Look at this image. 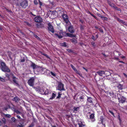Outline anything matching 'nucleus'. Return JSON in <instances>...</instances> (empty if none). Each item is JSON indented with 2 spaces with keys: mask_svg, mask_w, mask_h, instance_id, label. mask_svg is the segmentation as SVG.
Segmentation results:
<instances>
[{
  "mask_svg": "<svg viewBox=\"0 0 127 127\" xmlns=\"http://www.w3.org/2000/svg\"><path fill=\"white\" fill-rule=\"evenodd\" d=\"M55 36L59 38H61L63 36H68L70 37H74L75 36V35L69 33H66L65 32H63L55 33L54 34Z\"/></svg>",
  "mask_w": 127,
  "mask_h": 127,
  "instance_id": "1",
  "label": "nucleus"
},
{
  "mask_svg": "<svg viewBox=\"0 0 127 127\" xmlns=\"http://www.w3.org/2000/svg\"><path fill=\"white\" fill-rule=\"evenodd\" d=\"M0 68L1 70L4 72H9L10 71V69L7 67L5 64L4 62H0Z\"/></svg>",
  "mask_w": 127,
  "mask_h": 127,
  "instance_id": "2",
  "label": "nucleus"
},
{
  "mask_svg": "<svg viewBox=\"0 0 127 127\" xmlns=\"http://www.w3.org/2000/svg\"><path fill=\"white\" fill-rule=\"evenodd\" d=\"M87 101L86 105L90 106H92L94 105V99L89 96H87Z\"/></svg>",
  "mask_w": 127,
  "mask_h": 127,
  "instance_id": "3",
  "label": "nucleus"
},
{
  "mask_svg": "<svg viewBox=\"0 0 127 127\" xmlns=\"http://www.w3.org/2000/svg\"><path fill=\"white\" fill-rule=\"evenodd\" d=\"M28 1L27 0H22L20 2V5L24 8H26L28 6Z\"/></svg>",
  "mask_w": 127,
  "mask_h": 127,
  "instance_id": "4",
  "label": "nucleus"
},
{
  "mask_svg": "<svg viewBox=\"0 0 127 127\" xmlns=\"http://www.w3.org/2000/svg\"><path fill=\"white\" fill-rule=\"evenodd\" d=\"M58 90L60 91H65L64 87V85L61 82H59L58 86Z\"/></svg>",
  "mask_w": 127,
  "mask_h": 127,
  "instance_id": "5",
  "label": "nucleus"
},
{
  "mask_svg": "<svg viewBox=\"0 0 127 127\" xmlns=\"http://www.w3.org/2000/svg\"><path fill=\"white\" fill-rule=\"evenodd\" d=\"M62 16L64 20V21L67 24L69 22L68 19V17L67 14L63 13Z\"/></svg>",
  "mask_w": 127,
  "mask_h": 127,
  "instance_id": "6",
  "label": "nucleus"
},
{
  "mask_svg": "<svg viewBox=\"0 0 127 127\" xmlns=\"http://www.w3.org/2000/svg\"><path fill=\"white\" fill-rule=\"evenodd\" d=\"M47 24L48 26V31L53 33L54 32V28L50 23H48Z\"/></svg>",
  "mask_w": 127,
  "mask_h": 127,
  "instance_id": "7",
  "label": "nucleus"
},
{
  "mask_svg": "<svg viewBox=\"0 0 127 127\" xmlns=\"http://www.w3.org/2000/svg\"><path fill=\"white\" fill-rule=\"evenodd\" d=\"M34 20L35 22L37 23H41L43 20L42 18L40 16H38L34 18Z\"/></svg>",
  "mask_w": 127,
  "mask_h": 127,
  "instance_id": "8",
  "label": "nucleus"
},
{
  "mask_svg": "<svg viewBox=\"0 0 127 127\" xmlns=\"http://www.w3.org/2000/svg\"><path fill=\"white\" fill-rule=\"evenodd\" d=\"M57 9L58 10H57V11L56 10H54L53 11H52V14L53 15H55V14H56L57 13H59L60 11H61V13H64L63 11H62V9L61 8H57L56 9L57 10Z\"/></svg>",
  "mask_w": 127,
  "mask_h": 127,
  "instance_id": "9",
  "label": "nucleus"
},
{
  "mask_svg": "<svg viewBox=\"0 0 127 127\" xmlns=\"http://www.w3.org/2000/svg\"><path fill=\"white\" fill-rule=\"evenodd\" d=\"M34 79L33 77H32L28 81V83L30 86H34Z\"/></svg>",
  "mask_w": 127,
  "mask_h": 127,
  "instance_id": "10",
  "label": "nucleus"
},
{
  "mask_svg": "<svg viewBox=\"0 0 127 127\" xmlns=\"http://www.w3.org/2000/svg\"><path fill=\"white\" fill-rule=\"evenodd\" d=\"M120 97L118 98V100L120 103H123L126 101V98L122 96H120Z\"/></svg>",
  "mask_w": 127,
  "mask_h": 127,
  "instance_id": "11",
  "label": "nucleus"
},
{
  "mask_svg": "<svg viewBox=\"0 0 127 127\" xmlns=\"http://www.w3.org/2000/svg\"><path fill=\"white\" fill-rule=\"evenodd\" d=\"M79 127H87L85 122L82 121H79L78 123Z\"/></svg>",
  "mask_w": 127,
  "mask_h": 127,
  "instance_id": "12",
  "label": "nucleus"
},
{
  "mask_svg": "<svg viewBox=\"0 0 127 127\" xmlns=\"http://www.w3.org/2000/svg\"><path fill=\"white\" fill-rule=\"evenodd\" d=\"M68 31L71 33H73L74 32V30L73 26L71 25L68 28Z\"/></svg>",
  "mask_w": 127,
  "mask_h": 127,
  "instance_id": "13",
  "label": "nucleus"
},
{
  "mask_svg": "<svg viewBox=\"0 0 127 127\" xmlns=\"http://www.w3.org/2000/svg\"><path fill=\"white\" fill-rule=\"evenodd\" d=\"M115 19H116L117 21L119 22L120 23H122L123 24L126 26L127 25V24L123 20L120 19L118 17H115Z\"/></svg>",
  "mask_w": 127,
  "mask_h": 127,
  "instance_id": "14",
  "label": "nucleus"
},
{
  "mask_svg": "<svg viewBox=\"0 0 127 127\" xmlns=\"http://www.w3.org/2000/svg\"><path fill=\"white\" fill-rule=\"evenodd\" d=\"M107 94L109 95L112 97H115V94L113 93V92L112 91H108L107 93Z\"/></svg>",
  "mask_w": 127,
  "mask_h": 127,
  "instance_id": "15",
  "label": "nucleus"
},
{
  "mask_svg": "<svg viewBox=\"0 0 127 127\" xmlns=\"http://www.w3.org/2000/svg\"><path fill=\"white\" fill-rule=\"evenodd\" d=\"M104 71L99 70L98 71L96 72V73L98 74L100 76H102L104 74Z\"/></svg>",
  "mask_w": 127,
  "mask_h": 127,
  "instance_id": "16",
  "label": "nucleus"
},
{
  "mask_svg": "<svg viewBox=\"0 0 127 127\" xmlns=\"http://www.w3.org/2000/svg\"><path fill=\"white\" fill-rule=\"evenodd\" d=\"M78 96L79 97V98L80 99V101H83L84 99V98L85 96L83 94H81L80 95H79Z\"/></svg>",
  "mask_w": 127,
  "mask_h": 127,
  "instance_id": "17",
  "label": "nucleus"
},
{
  "mask_svg": "<svg viewBox=\"0 0 127 127\" xmlns=\"http://www.w3.org/2000/svg\"><path fill=\"white\" fill-rule=\"evenodd\" d=\"M12 78L13 79V82L17 85H18V83L17 81V80L18 79V78L14 76H13Z\"/></svg>",
  "mask_w": 127,
  "mask_h": 127,
  "instance_id": "18",
  "label": "nucleus"
},
{
  "mask_svg": "<svg viewBox=\"0 0 127 127\" xmlns=\"http://www.w3.org/2000/svg\"><path fill=\"white\" fill-rule=\"evenodd\" d=\"M80 106L79 107H73V112L75 113H76L77 111H79L80 108Z\"/></svg>",
  "mask_w": 127,
  "mask_h": 127,
  "instance_id": "19",
  "label": "nucleus"
},
{
  "mask_svg": "<svg viewBox=\"0 0 127 127\" xmlns=\"http://www.w3.org/2000/svg\"><path fill=\"white\" fill-rule=\"evenodd\" d=\"M87 13L90 14L92 16L94 17L96 20H98V18L95 16L90 11H87Z\"/></svg>",
  "mask_w": 127,
  "mask_h": 127,
  "instance_id": "20",
  "label": "nucleus"
},
{
  "mask_svg": "<svg viewBox=\"0 0 127 127\" xmlns=\"http://www.w3.org/2000/svg\"><path fill=\"white\" fill-rule=\"evenodd\" d=\"M56 96V94L55 93H52V95L51 97L49 99L50 100H52Z\"/></svg>",
  "mask_w": 127,
  "mask_h": 127,
  "instance_id": "21",
  "label": "nucleus"
},
{
  "mask_svg": "<svg viewBox=\"0 0 127 127\" xmlns=\"http://www.w3.org/2000/svg\"><path fill=\"white\" fill-rule=\"evenodd\" d=\"M36 26L37 28H42L44 27L43 25L41 24V23H37L36 24Z\"/></svg>",
  "mask_w": 127,
  "mask_h": 127,
  "instance_id": "22",
  "label": "nucleus"
},
{
  "mask_svg": "<svg viewBox=\"0 0 127 127\" xmlns=\"http://www.w3.org/2000/svg\"><path fill=\"white\" fill-rule=\"evenodd\" d=\"M50 92V91L49 90L46 89L45 91V92H44L43 93H41L42 94H44L45 95H48V94Z\"/></svg>",
  "mask_w": 127,
  "mask_h": 127,
  "instance_id": "23",
  "label": "nucleus"
},
{
  "mask_svg": "<svg viewBox=\"0 0 127 127\" xmlns=\"http://www.w3.org/2000/svg\"><path fill=\"white\" fill-rule=\"evenodd\" d=\"M19 100V98L17 96L15 97L12 99V100L16 102H18Z\"/></svg>",
  "mask_w": 127,
  "mask_h": 127,
  "instance_id": "24",
  "label": "nucleus"
},
{
  "mask_svg": "<svg viewBox=\"0 0 127 127\" xmlns=\"http://www.w3.org/2000/svg\"><path fill=\"white\" fill-rule=\"evenodd\" d=\"M31 66L33 68V69H35L37 65L34 63L32 62V64Z\"/></svg>",
  "mask_w": 127,
  "mask_h": 127,
  "instance_id": "25",
  "label": "nucleus"
},
{
  "mask_svg": "<svg viewBox=\"0 0 127 127\" xmlns=\"http://www.w3.org/2000/svg\"><path fill=\"white\" fill-rule=\"evenodd\" d=\"M101 18L103 21H108V18L107 17L103 16L101 17Z\"/></svg>",
  "mask_w": 127,
  "mask_h": 127,
  "instance_id": "26",
  "label": "nucleus"
},
{
  "mask_svg": "<svg viewBox=\"0 0 127 127\" xmlns=\"http://www.w3.org/2000/svg\"><path fill=\"white\" fill-rule=\"evenodd\" d=\"M94 117L95 114L94 113L91 114L90 116V119H93L94 121L95 120L94 119Z\"/></svg>",
  "mask_w": 127,
  "mask_h": 127,
  "instance_id": "27",
  "label": "nucleus"
},
{
  "mask_svg": "<svg viewBox=\"0 0 127 127\" xmlns=\"http://www.w3.org/2000/svg\"><path fill=\"white\" fill-rule=\"evenodd\" d=\"M108 3L109 5L110 6L113 7V8H114V6H115V5L113 3H112L110 1H108Z\"/></svg>",
  "mask_w": 127,
  "mask_h": 127,
  "instance_id": "28",
  "label": "nucleus"
},
{
  "mask_svg": "<svg viewBox=\"0 0 127 127\" xmlns=\"http://www.w3.org/2000/svg\"><path fill=\"white\" fill-rule=\"evenodd\" d=\"M104 74L107 76H108L110 74L109 72L107 71H104Z\"/></svg>",
  "mask_w": 127,
  "mask_h": 127,
  "instance_id": "29",
  "label": "nucleus"
},
{
  "mask_svg": "<svg viewBox=\"0 0 127 127\" xmlns=\"http://www.w3.org/2000/svg\"><path fill=\"white\" fill-rule=\"evenodd\" d=\"M70 66L72 68V69L74 70V71L76 72H77V70L76 69V68L72 64H70Z\"/></svg>",
  "mask_w": 127,
  "mask_h": 127,
  "instance_id": "30",
  "label": "nucleus"
},
{
  "mask_svg": "<svg viewBox=\"0 0 127 127\" xmlns=\"http://www.w3.org/2000/svg\"><path fill=\"white\" fill-rule=\"evenodd\" d=\"M71 41L73 43H77V40L74 38H72L70 39Z\"/></svg>",
  "mask_w": 127,
  "mask_h": 127,
  "instance_id": "31",
  "label": "nucleus"
},
{
  "mask_svg": "<svg viewBox=\"0 0 127 127\" xmlns=\"http://www.w3.org/2000/svg\"><path fill=\"white\" fill-rule=\"evenodd\" d=\"M118 88L122 90L123 89V86L120 84H119L117 86Z\"/></svg>",
  "mask_w": 127,
  "mask_h": 127,
  "instance_id": "32",
  "label": "nucleus"
},
{
  "mask_svg": "<svg viewBox=\"0 0 127 127\" xmlns=\"http://www.w3.org/2000/svg\"><path fill=\"white\" fill-rule=\"evenodd\" d=\"M84 26L81 24L80 25V29L81 31H83L84 29Z\"/></svg>",
  "mask_w": 127,
  "mask_h": 127,
  "instance_id": "33",
  "label": "nucleus"
},
{
  "mask_svg": "<svg viewBox=\"0 0 127 127\" xmlns=\"http://www.w3.org/2000/svg\"><path fill=\"white\" fill-rule=\"evenodd\" d=\"M24 23L26 24V25L29 27L31 26V24L29 23L27 21H25Z\"/></svg>",
  "mask_w": 127,
  "mask_h": 127,
  "instance_id": "34",
  "label": "nucleus"
},
{
  "mask_svg": "<svg viewBox=\"0 0 127 127\" xmlns=\"http://www.w3.org/2000/svg\"><path fill=\"white\" fill-rule=\"evenodd\" d=\"M39 2V4L40 5L39 6V7L40 9H41V6L42 5L43 3H42L41 1L40 0H38Z\"/></svg>",
  "mask_w": 127,
  "mask_h": 127,
  "instance_id": "35",
  "label": "nucleus"
},
{
  "mask_svg": "<svg viewBox=\"0 0 127 127\" xmlns=\"http://www.w3.org/2000/svg\"><path fill=\"white\" fill-rule=\"evenodd\" d=\"M34 37L36 38L39 41H41V39L40 38L37 36L36 35L34 34Z\"/></svg>",
  "mask_w": 127,
  "mask_h": 127,
  "instance_id": "36",
  "label": "nucleus"
},
{
  "mask_svg": "<svg viewBox=\"0 0 127 127\" xmlns=\"http://www.w3.org/2000/svg\"><path fill=\"white\" fill-rule=\"evenodd\" d=\"M23 123H19L17 126V127H23L24 125H23Z\"/></svg>",
  "mask_w": 127,
  "mask_h": 127,
  "instance_id": "37",
  "label": "nucleus"
},
{
  "mask_svg": "<svg viewBox=\"0 0 127 127\" xmlns=\"http://www.w3.org/2000/svg\"><path fill=\"white\" fill-rule=\"evenodd\" d=\"M76 73L77 74H78L82 78H84V77L82 76V74L79 72L77 71V72H76Z\"/></svg>",
  "mask_w": 127,
  "mask_h": 127,
  "instance_id": "38",
  "label": "nucleus"
},
{
  "mask_svg": "<svg viewBox=\"0 0 127 127\" xmlns=\"http://www.w3.org/2000/svg\"><path fill=\"white\" fill-rule=\"evenodd\" d=\"M58 96L56 98V99L59 98H60L61 97V95H62V94H60V92H59L58 93Z\"/></svg>",
  "mask_w": 127,
  "mask_h": 127,
  "instance_id": "39",
  "label": "nucleus"
},
{
  "mask_svg": "<svg viewBox=\"0 0 127 127\" xmlns=\"http://www.w3.org/2000/svg\"><path fill=\"white\" fill-rule=\"evenodd\" d=\"M67 51L69 52V53H73V50H72L71 49H68L66 50Z\"/></svg>",
  "mask_w": 127,
  "mask_h": 127,
  "instance_id": "40",
  "label": "nucleus"
},
{
  "mask_svg": "<svg viewBox=\"0 0 127 127\" xmlns=\"http://www.w3.org/2000/svg\"><path fill=\"white\" fill-rule=\"evenodd\" d=\"M2 121L3 122V123L5 124L6 123V119L5 118H3L1 119Z\"/></svg>",
  "mask_w": 127,
  "mask_h": 127,
  "instance_id": "41",
  "label": "nucleus"
},
{
  "mask_svg": "<svg viewBox=\"0 0 127 127\" xmlns=\"http://www.w3.org/2000/svg\"><path fill=\"white\" fill-rule=\"evenodd\" d=\"M61 45L63 46L66 47L67 46L66 43L65 42H64V43H61Z\"/></svg>",
  "mask_w": 127,
  "mask_h": 127,
  "instance_id": "42",
  "label": "nucleus"
},
{
  "mask_svg": "<svg viewBox=\"0 0 127 127\" xmlns=\"http://www.w3.org/2000/svg\"><path fill=\"white\" fill-rule=\"evenodd\" d=\"M114 8L116 10L118 11H120L121 10V9L120 8L117 7L116 5H115L114 7L113 8Z\"/></svg>",
  "mask_w": 127,
  "mask_h": 127,
  "instance_id": "43",
  "label": "nucleus"
},
{
  "mask_svg": "<svg viewBox=\"0 0 127 127\" xmlns=\"http://www.w3.org/2000/svg\"><path fill=\"white\" fill-rule=\"evenodd\" d=\"M14 113H16L18 114H21V112L17 110H16Z\"/></svg>",
  "mask_w": 127,
  "mask_h": 127,
  "instance_id": "44",
  "label": "nucleus"
},
{
  "mask_svg": "<svg viewBox=\"0 0 127 127\" xmlns=\"http://www.w3.org/2000/svg\"><path fill=\"white\" fill-rule=\"evenodd\" d=\"M41 54L42 55H43L44 56H46L47 58H49V56H48V55L47 54H45V53H41Z\"/></svg>",
  "mask_w": 127,
  "mask_h": 127,
  "instance_id": "45",
  "label": "nucleus"
},
{
  "mask_svg": "<svg viewBox=\"0 0 127 127\" xmlns=\"http://www.w3.org/2000/svg\"><path fill=\"white\" fill-rule=\"evenodd\" d=\"M91 44L94 47H95L96 46V45L95 44V43L93 41L91 42Z\"/></svg>",
  "mask_w": 127,
  "mask_h": 127,
  "instance_id": "46",
  "label": "nucleus"
},
{
  "mask_svg": "<svg viewBox=\"0 0 127 127\" xmlns=\"http://www.w3.org/2000/svg\"><path fill=\"white\" fill-rule=\"evenodd\" d=\"M109 112H110L113 116L114 117H115V116L114 115V113L112 111H111L110 110H109Z\"/></svg>",
  "mask_w": 127,
  "mask_h": 127,
  "instance_id": "47",
  "label": "nucleus"
},
{
  "mask_svg": "<svg viewBox=\"0 0 127 127\" xmlns=\"http://www.w3.org/2000/svg\"><path fill=\"white\" fill-rule=\"evenodd\" d=\"M5 75L6 77H7L8 79H10V75L8 74V73H6L5 74Z\"/></svg>",
  "mask_w": 127,
  "mask_h": 127,
  "instance_id": "48",
  "label": "nucleus"
},
{
  "mask_svg": "<svg viewBox=\"0 0 127 127\" xmlns=\"http://www.w3.org/2000/svg\"><path fill=\"white\" fill-rule=\"evenodd\" d=\"M0 80L3 82L5 81V79H4L0 77Z\"/></svg>",
  "mask_w": 127,
  "mask_h": 127,
  "instance_id": "49",
  "label": "nucleus"
},
{
  "mask_svg": "<svg viewBox=\"0 0 127 127\" xmlns=\"http://www.w3.org/2000/svg\"><path fill=\"white\" fill-rule=\"evenodd\" d=\"M5 116L6 117L8 118H10L11 117V115L9 114H6L5 115Z\"/></svg>",
  "mask_w": 127,
  "mask_h": 127,
  "instance_id": "50",
  "label": "nucleus"
},
{
  "mask_svg": "<svg viewBox=\"0 0 127 127\" xmlns=\"http://www.w3.org/2000/svg\"><path fill=\"white\" fill-rule=\"evenodd\" d=\"M11 120L12 121L14 122H15L16 121L15 118L14 117H12L11 118Z\"/></svg>",
  "mask_w": 127,
  "mask_h": 127,
  "instance_id": "51",
  "label": "nucleus"
},
{
  "mask_svg": "<svg viewBox=\"0 0 127 127\" xmlns=\"http://www.w3.org/2000/svg\"><path fill=\"white\" fill-rule=\"evenodd\" d=\"M50 73L51 74L53 75V76L54 77H55L56 76V75L55 73H54L52 71H51L50 72Z\"/></svg>",
  "mask_w": 127,
  "mask_h": 127,
  "instance_id": "52",
  "label": "nucleus"
},
{
  "mask_svg": "<svg viewBox=\"0 0 127 127\" xmlns=\"http://www.w3.org/2000/svg\"><path fill=\"white\" fill-rule=\"evenodd\" d=\"M98 30H99L100 32H102V33H103V31L102 29L101 28H99Z\"/></svg>",
  "mask_w": 127,
  "mask_h": 127,
  "instance_id": "53",
  "label": "nucleus"
},
{
  "mask_svg": "<svg viewBox=\"0 0 127 127\" xmlns=\"http://www.w3.org/2000/svg\"><path fill=\"white\" fill-rule=\"evenodd\" d=\"M6 10V11H7V12H10V13H12V11H11V10H9L7 8H4Z\"/></svg>",
  "mask_w": 127,
  "mask_h": 127,
  "instance_id": "54",
  "label": "nucleus"
},
{
  "mask_svg": "<svg viewBox=\"0 0 127 127\" xmlns=\"http://www.w3.org/2000/svg\"><path fill=\"white\" fill-rule=\"evenodd\" d=\"M79 21L82 24H83L84 22V21L80 18L79 19Z\"/></svg>",
  "mask_w": 127,
  "mask_h": 127,
  "instance_id": "55",
  "label": "nucleus"
},
{
  "mask_svg": "<svg viewBox=\"0 0 127 127\" xmlns=\"http://www.w3.org/2000/svg\"><path fill=\"white\" fill-rule=\"evenodd\" d=\"M34 4L35 5H37L38 4V3L36 0H34Z\"/></svg>",
  "mask_w": 127,
  "mask_h": 127,
  "instance_id": "56",
  "label": "nucleus"
},
{
  "mask_svg": "<svg viewBox=\"0 0 127 127\" xmlns=\"http://www.w3.org/2000/svg\"><path fill=\"white\" fill-rule=\"evenodd\" d=\"M97 15L99 17H100L101 18V17L102 16V15H101L100 14L98 13H96Z\"/></svg>",
  "mask_w": 127,
  "mask_h": 127,
  "instance_id": "57",
  "label": "nucleus"
},
{
  "mask_svg": "<svg viewBox=\"0 0 127 127\" xmlns=\"http://www.w3.org/2000/svg\"><path fill=\"white\" fill-rule=\"evenodd\" d=\"M25 61V60L23 58L22 59H21L20 60V62H24Z\"/></svg>",
  "mask_w": 127,
  "mask_h": 127,
  "instance_id": "58",
  "label": "nucleus"
},
{
  "mask_svg": "<svg viewBox=\"0 0 127 127\" xmlns=\"http://www.w3.org/2000/svg\"><path fill=\"white\" fill-rule=\"evenodd\" d=\"M11 109L13 111H14V113L16 110L15 108L14 107L12 108Z\"/></svg>",
  "mask_w": 127,
  "mask_h": 127,
  "instance_id": "59",
  "label": "nucleus"
},
{
  "mask_svg": "<svg viewBox=\"0 0 127 127\" xmlns=\"http://www.w3.org/2000/svg\"><path fill=\"white\" fill-rule=\"evenodd\" d=\"M118 119L121 122V119L120 118V116L119 115H118Z\"/></svg>",
  "mask_w": 127,
  "mask_h": 127,
  "instance_id": "60",
  "label": "nucleus"
},
{
  "mask_svg": "<svg viewBox=\"0 0 127 127\" xmlns=\"http://www.w3.org/2000/svg\"><path fill=\"white\" fill-rule=\"evenodd\" d=\"M16 117H17V118L19 119H21V117L19 115H17L16 116Z\"/></svg>",
  "mask_w": 127,
  "mask_h": 127,
  "instance_id": "61",
  "label": "nucleus"
},
{
  "mask_svg": "<svg viewBox=\"0 0 127 127\" xmlns=\"http://www.w3.org/2000/svg\"><path fill=\"white\" fill-rule=\"evenodd\" d=\"M92 38L93 39L94 41L95 40V37L93 35L92 36Z\"/></svg>",
  "mask_w": 127,
  "mask_h": 127,
  "instance_id": "62",
  "label": "nucleus"
},
{
  "mask_svg": "<svg viewBox=\"0 0 127 127\" xmlns=\"http://www.w3.org/2000/svg\"><path fill=\"white\" fill-rule=\"evenodd\" d=\"M80 45L81 46H82V45L84 44L82 42H80L79 43Z\"/></svg>",
  "mask_w": 127,
  "mask_h": 127,
  "instance_id": "63",
  "label": "nucleus"
},
{
  "mask_svg": "<svg viewBox=\"0 0 127 127\" xmlns=\"http://www.w3.org/2000/svg\"><path fill=\"white\" fill-rule=\"evenodd\" d=\"M100 122H101V123H102L103 121V120L102 118H100Z\"/></svg>",
  "mask_w": 127,
  "mask_h": 127,
  "instance_id": "64",
  "label": "nucleus"
}]
</instances>
